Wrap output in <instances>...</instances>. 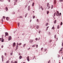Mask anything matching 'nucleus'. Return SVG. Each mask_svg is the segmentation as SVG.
I'll use <instances>...</instances> for the list:
<instances>
[{
	"label": "nucleus",
	"mask_w": 63,
	"mask_h": 63,
	"mask_svg": "<svg viewBox=\"0 0 63 63\" xmlns=\"http://www.w3.org/2000/svg\"><path fill=\"white\" fill-rule=\"evenodd\" d=\"M20 23L19 22H18V27H19V26H19V25H20Z\"/></svg>",
	"instance_id": "c85d7f7f"
},
{
	"label": "nucleus",
	"mask_w": 63,
	"mask_h": 63,
	"mask_svg": "<svg viewBox=\"0 0 63 63\" xmlns=\"http://www.w3.org/2000/svg\"><path fill=\"white\" fill-rule=\"evenodd\" d=\"M1 20L2 22H3V18L1 19Z\"/></svg>",
	"instance_id": "cd10ccee"
},
{
	"label": "nucleus",
	"mask_w": 63,
	"mask_h": 63,
	"mask_svg": "<svg viewBox=\"0 0 63 63\" xmlns=\"http://www.w3.org/2000/svg\"><path fill=\"white\" fill-rule=\"evenodd\" d=\"M41 9H42V10L43 11V10H44V9L41 6Z\"/></svg>",
	"instance_id": "aec40b11"
},
{
	"label": "nucleus",
	"mask_w": 63,
	"mask_h": 63,
	"mask_svg": "<svg viewBox=\"0 0 63 63\" xmlns=\"http://www.w3.org/2000/svg\"><path fill=\"white\" fill-rule=\"evenodd\" d=\"M48 25V23H46V26H47Z\"/></svg>",
	"instance_id": "7c9ffc66"
},
{
	"label": "nucleus",
	"mask_w": 63,
	"mask_h": 63,
	"mask_svg": "<svg viewBox=\"0 0 63 63\" xmlns=\"http://www.w3.org/2000/svg\"><path fill=\"white\" fill-rule=\"evenodd\" d=\"M19 55H20V53H19Z\"/></svg>",
	"instance_id": "e2e57ef3"
},
{
	"label": "nucleus",
	"mask_w": 63,
	"mask_h": 63,
	"mask_svg": "<svg viewBox=\"0 0 63 63\" xmlns=\"http://www.w3.org/2000/svg\"><path fill=\"white\" fill-rule=\"evenodd\" d=\"M4 47V46L3 45H2L1 46V48H3Z\"/></svg>",
	"instance_id": "864d4df0"
},
{
	"label": "nucleus",
	"mask_w": 63,
	"mask_h": 63,
	"mask_svg": "<svg viewBox=\"0 0 63 63\" xmlns=\"http://www.w3.org/2000/svg\"><path fill=\"white\" fill-rule=\"evenodd\" d=\"M61 51H62V49L61 48L60 50Z\"/></svg>",
	"instance_id": "603ef678"
},
{
	"label": "nucleus",
	"mask_w": 63,
	"mask_h": 63,
	"mask_svg": "<svg viewBox=\"0 0 63 63\" xmlns=\"http://www.w3.org/2000/svg\"><path fill=\"white\" fill-rule=\"evenodd\" d=\"M22 16H19V18H22Z\"/></svg>",
	"instance_id": "393cba45"
},
{
	"label": "nucleus",
	"mask_w": 63,
	"mask_h": 63,
	"mask_svg": "<svg viewBox=\"0 0 63 63\" xmlns=\"http://www.w3.org/2000/svg\"><path fill=\"white\" fill-rule=\"evenodd\" d=\"M32 21V20L31 19L30 20V21Z\"/></svg>",
	"instance_id": "774afa93"
},
{
	"label": "nucleus",
	"mask_w": 63,
	"mask_h": 63,
	"mask_svg": "<svg viewBox=\"0 0 63 63\" xmlns=\"http://www.w3.org/2000/svg\"><path fill=\"white\" fill-rule=\"evenodd\" d=\"M37 21L38 22H39V20L38 19H37Z\"/></svg>",
	"instance_id": "79ce46f5"
},
{
	"label": "nucleus",
	"mask_w": 63,
	"mask_h": 63,
	"mask_svg": "<svg viewBox=\"0 0 63 63\" xmlns=\"http://www.w3.org/2000/svg\"><path fill=\"white\" fill-rule=\"evenodd\" d=\"M47 49H44V51H47Z\"/></svg>",
	"instance_id": "ea45409f"
},
{
	"label": "nucleus",
	"mask_w": 63,
	"mask_h": 63,
	"mask_svg": "<svg viewBox=\"0 0 63 63\" xmlns=\"http://www.w3.org/2000/svg\"><path fill=\"white\" fill-rule=\"evenodd\" d=\"M36 28L37 29H39V26H37Z\"/></svg>",
	"instance_id": "f8f14e48"
},
{
	"label": "nucleus",
	"mask_w": 63,
	"mask_h": 63,
	"mask_svg": "<svg viewBox=\"0 0 63 63\" xmlns=\"http://www.w3.org/2000/svg\"><path fill=\"white\" fill-rule=\"evenodd\" d=\"M10 54H11V55H13V53H10Z\"/></svg>",
	"instance_id": "de8ad7c7"
},
{
	"label": "nucleus",
	"mask_w": 63,
	"mask_h": 63,
	"mask_svg": "<svg viewBox=\"0 0 63 63\" xmlns=\"http://www.w3.org/2000/svg\"><path fill=\"white\" fill-rule=\"evenodd\" d=\"M38 39L37 38H36L35 39V40H36V41H38Z\"/></svg>",
	"instance_id": "58836bf2"
},
{
	"label": "nucleus",
	"mask_w": 63,
	"mask_h": 63,
	"mask_svg": "<svg viewBox=\"0 0 63 63\" xmlns=\"http://www.w3.org/2000/svg\"><path fill=\"white\" fill-rule=\"evenodd\" d=\"M5 34L6 35L5 36V37H6V36H8V33L7 32H5Z\"/></svg>",
	"instance_id": "423d86ee"
},
{
	"label": "nucleus",
	"mask_w": 63,
	"mask_h": 63,
	"mask_svg": "<svg viewBox=\"0 0 63 63\" xmlns=\"http://www.w3.org/2000/svg\"><path fill=\"white\" fill-rule=\"evenodd\" d=\"M52 29H53V30H54V29H55V28H54V27H53L52 28Z\"/></svg>",
	"instance_id": "b1692460"
},
{
	"label": "nucleus",
	"mask_w": 63,
	"mask_h": 63,
	"mask_svg": "<svg viewBox=\"0 0 63 63\" xmlns=\"http://www.w3.org/2000/svg\"><path fill=\"white\" fill-rule=\"evenodd\" d=\"M55 14H56V12L54 14V16H55Z\"/></svg>",
	"instance_id": "49530a36"
},
{
	"label": "nucleus",
	"mask_w": 63,
	"mask_h": 63,
	"mask_svg": "<svg viewBox=\"0 0 63 63\" xmlns=\"http://www.w3.org/2000/svg\"><path fill=\"white\" fill-rule=\"evenodd\" d=\"M26 45V44H24L23 46V47H25V45Z\"/></svg>",
	"instance_id": "dca6fc26"
},
{
	"label": "nucleus",
	"mask_w": 63,
	"mask_h": 63,
	"mask_svg": "<svg viewBox=\"0 0 63 63\" xmlns=\"http://www.w3.org/2000/svg\"><path fill=\"white\" fill-rule=\"evenodd\" d=\"M50 42H52V40H50Z\"/></svg>",
	"instance_id": "13d9d810"
},
{
	"label": "nucleus",
	"mask_w": 63,
	"mask_h": 63,
	"mask_svg": "<svg viewBox=\"0 0 63 63\" xmlns=\"http://www.w3.org/2000/svg\"><path fill=\"white\" fill-rule=\"evenodd\" d=\"M28 15V13H26L25 15V17H26V16H27Z\"/></svg>",
	"instance_id": "ddd939ff"
},
{
	"label": "nucleus",
	"mask_w": 63,
	"mask_h": 63,
	"mask_svg": "<svg viewBox=\"0 0 63 63\" xmlns=\"http://www.w3.org/2000/svg\"><path fill=\"white\" fill-rule=\"evenodd\" d=\"M50 60H49V61L48 62V63H50Z\"/></svg>",
	"instance_id": "5fc2aeb1"
},
{
	"label": "nucleus",
	"mask_w": 63,
	"mask_h": 63,
	"mask_svg": "<svg viewBox=\"0 0 63 63\" xmlns=\"http://www.w3.org/2000/svg\"><path fill=\"white\" fill-rule=\"evenodd\" d=\"M56 20H55L54 21V23L55 24V23H56Z\"/></svg>",
	"instance_id": "2eb2a0df"
},
{
	"label": "nucleus",
	"mask_w": 63,
	"mask_h": 63,
	"mask_svg": "<svg viewBox=\"0 0 63 63\" xmlns=\"http://www.w3.org/2000/svg\"><path fill=\"white\" fill-rule=\"evenodd\" d=\"M49 26L47 27V28L48 29V28H49Z\"/></svg>",
	"instance_id": "680f3d73"
},
{
	"label": "nucleus",
	"mask_w": 63,
	"mask_h": 63,
	"mask_svg": "<svg viewBox=\"0 0 63 63\" xmlns=\"http://www.w3.org/2000/svg\"><path fill=\"white\" fill-rule=\"evenodd\" d=\"M9 17H6V19L7 20H9Z\"/></svg>",
	"instance_id": "1a4fd4ad"
},
{
	"label": "nucleus",
	"mask_w": 63,
	"mask_h": 63,
	"mask_svg": "<svg viewBox=\"0 0 63 63\" xmlns=\"http://www.w3.org/2000/svg\"><path fill=\"white\" fill-rule=\"evenodd\" d=\"M0 2H3L4 1V0H0Z\"/></svg>",
	"instance_id": "c756f323"
},
{
	"label": "nucleus",
	"mask_w": 63,
	"mask_h": 63,
	"mask_svg": "<svg viewBox=\"0 0 63 63\" xmlns=\"http://www.w3.org/2000/svg\"><path fill=\"white\" fill-rule=\"evenodd\" d=\"M30 6H29L28 7V11H30Z\"/></svg>",
	"instance_id": "9b49d317"
},
{
	"label": "nucleus",
	"mask_w": 63,
	"mask_h": 63,
	"mask_svg": "<svg viewBox=\"0 0 63 63\" xmlns=\"http://www.w3.org/2000/svg\"><path fill=\"white\" fill-rule=\"evenodd\" d=\"M63 0H60V2H62V1H63Z\"/></svg>",
	"instance_id": "a18cd8bd"
},
{
	"label": "nucleus",
	"mask_w": 63,
	"mask_h": 63,
	"mask_svg": "<svg viewBox=\"0 0 63 63\" xmlns=\"http://www.w3.org/2000/svg\"><path fill=\"white\" fill-rule=\"evenodd\" d=\"M41 51H43V48L42 47L41 48Z\"/></svg>",
	"instance_id": "5701e85b"
},
{
	"label": "nucleus",
	"mask_w": 63,
	"mask_h": 63,
	"mask_svg": "<svg viewBox=\"0 0 63 63\" xmlns=\"http://www.w3.org/2000/svg\"><path fill=\"white\" fill-rule=\"evenodd\" d=\"M56 15H57V16H58V14H57V13H56Z\"/></svg>",
	"instance_id": "6e6d98bb"
},
{
	"label": "nucleus",
	"mask_w": 63,
	"mask_h": 63,
	"mask_svg": "<svg viewBox=\"0 0 63 63\" xmlns=\"http://www.w3.org/2000/svg\"><path fill=\"white\" fill-rule=\"evenodd\" d=\"M15 32V31H14V33H15V32Z\"/></svg>",
	"instance_id": "338daca9"
},
{
	"label": "nucleus",
	"mask_w": 63,
	"mask_h": 63,
	"mask_svg": "<svg viewBox=\"0 0 63 63\" xmlns=\"http://www.w3.org/2000/svg\"><path fill=\"white\" fill-rule=\"evenodd\" d=\"M40 33H41V31H39V33L40 34Z\"/></svg>",
	"instance_id": "c03bdc74"
},
{
	"label": "nucleus",
	"mask_w": 63,
	"mask_h": 63,
	"mask_svg": "<svg viewBox=\"0 0 63 63\" xmlns=\"http://www.w3.org/2000/svg\"><path fill=\"white\" fill-rule=\"evenodd\" d=\"M34 2H33L32 4V6L33 7V6H34Z\"/></svg>",
	"instance_id": "6ab92c4d"
},
{
	"label": "nucleus",
	"mask_w": 63,
	"mask_h": 63,
	"mask_svg": "<svg viewBox=\"0 0 63 63\" xmlns=\"http://www.w3.org/2000/svg\"><path fill=\"white\" fill-rule=\"evenodd\" d=\"M2 62H3V59H2Z\"/></svg>",
	"instance_id": "69168bd1"
},
{
	"label": "nucleus",
	"mask_w": 63,
	"mask_h": 63,
	"mask_svg": "<svg viewBox=\"0 0 63 63\" xmlns=\"http://www.w3.org/2000/svg\"><path fill=\"white\" fill-rule=\"evenodd\" d=\"M1 57L2 58V59H3V58H4V56H3L2 55L1 56Z\"/></svg>",
	"instance_id": "a211bd4d"
},
{
	"label": "nucleus",
	"mask_w": 63,
	"mask_h": 63,
	"mask_svg": "<svg viewBox=\"0 0 63 63\" xmlns=\"http://www.w3.org/2000/svg\"><path fill=\"white\" fill-rule=\"evenodd\" d=\"M30 48H29L28 49V50H30Z\"/></svg>",
	"instance_id": "8fccbe9b"
},
{
	"label": "nucleus",
	"mask_w": 63,
	"mask_h": 63,
	"mask_svg": "<svg viewBox=\"0 0 63 63\" xmlns=\"http://www.w3.org/2000/svg\"><path fill=\"white\" fill-rule=\"evenodd\" d=\"M27 59L28 61H30V60H29V56L27 57Z\"/></svg>",
	"instance_id": "7ed1b4c3"
},
{
	"label": "nucleus",
	"mask_w": 63,
	"mask_h": 63,
	"mask_svg": "<svg viewBox=\"0 0 63 63\" xmlns=\"http://www.w3.org/2000/svg\"><path fill=\"white\" fill-rule=\"evenodd\" d=\"M16 43H14L13 44V47H16Z\"/></svg>",
	"instance_id": "20e7f679"
},
{
	"label": "nucleus",
	"mask_w": 63,
	"mask_h": 63,
	"mask_svg": "<svg viewBox=\"0 0 63 63\" xmlns=\"http://www.w3.org/2000/svg\"><path fill=\"white\" fill-rule=\"evenodd\" d=\"M57 29H59V25H58L57 27Z\"/></svg>",
	"instance_id": "412c9836"
},
{
	"label": "nucleus",
	"mask_w": 63,
	"mask_h": 63,
	"mask_svg": "<svg viewBox=\"0 0 63 63\" xmlns=\"http://www.w3.org/2000/svg\"><path fill=\"white\" fill-rule=\"evenodd\" d=\"M62 47H63V43H62Z\"/></svg>",
	"instance_id": "bf43d9fd"
},
{
	"label": "nucleus",
	"mask_w": 63,
	"mask_h": 63,
	"mask_svg": "<svg viewBox=\"0 0 63 63\" xmlns=\"http://www.w3.org/2000/svg\"><path fill=\"white\" fill-rule=\"evenodd\" d=\"M3 18L4 19H5V16H3Z\"/></svg>",
	"instance_id": "c9c22d12"
},
{
	"label": "nucleus",
	"mask_w": 63,
	"mask_h": 63,
	"mask_svg": "<svg viewBox=\"0 0 63 63\" xmlns=\"http://www.w3.org/2000/svg\"><path fill=\"white\" fill-rule=\"evenodd\" d=\"M35 46H36V45H33L32 46V47H35Z\"/></svg>",
	"instance_id": "72a5a7b5"
},
{
	"label": "nucleus",
	"mask_w": 63,
	"mask_h": 63,
	"mask_svg": "<svg viewBox=\"0 0 63 63\" xmlns=\"http://www.w3.org/2000/svg\"><path fill=\"white\" fill-rule=\"evenodd\" d=\"M4 39H3L1 41V42H4Z\"/></svg>",
	"instance_id": "4be33fe9"
},
{
	"label": "nucleus",
	"mask_w": 63,
	"mask_h": 63,
	"mask_svg": "<svg viewBox=\"0 0 63 63\" xmlns=\"http://www.w3.org/2000/svg\"><path fill=\"white\" fill-rule=\"evenodd\" d=\"M5 9L6 11H8V7H6L5 8Z\"/></svg>",
	"instance_id": "9d476101"
},
{
	"label": "nucleus",
	"mask_w": 63,
	"mask_h": 63,
	"mask_svg": "<svg viewBox=\"0 0 63 63\" xmlns=\"http://www.w3.org/2000/svg\"><path fill=\"white\" fill-rule=\"evenodd\" d=\"M63 23H62V22H61V25H62L63 24Z\"/></svg>",
	"instance_id": "37998d69"
},
{
	"label": "nucleus",
	"mask_w": 63,
	"mask_h": 63,
	"mask_svg": "<svg viewBox=\"0 0 63 63\" xmlns=\"http://www.w3.org/2000/svg\"><path fill=\"white\" fill-rule=\"evenodd\" d=\"M47 7H48V9H49L50 8V7L49 6V3H48L47 4Z\"/></svg>",
	"instance_id": "f257e3e1"
},
{
	"label": "nucleus",
	"mask_w": 63,
	"mask_h": 63,
	"mask_svg": "<svg viewBox=\"0 0 63 63\" xmlns=\"http://www.w3.org/2000/svg\"><path fill=\"white\" fill-rule=\"evenodd\" d=\"M11 63H14L13 62V61H12L11 62Z\"/></svg>",
	"instance_id": "09e8293b"
},
{
	"label": "nucleus",
	"mask_w": 63,
	"mask_h": 63,
	"mask_svg": "<svg viewBox=\"0 0 63 63\" xmlns=\"http://www.w3.org/2000/svg\"><path fill=\"white\" fill-rule=\"evenodd\" d=\"M54 4H56V0H55L54 1Z\"/></svg>",
	"instance_id": "0eeeda50"
},
{
	"label": "nucleus",
	"mask_w": 63,
	"mask_h": 63,
	"mask_svg": "<svg viewBox=\"0 0 63 63\" xmlns=\"http://www.w3.org/2000/svg\"><path fill=\"white\" fill-rule=\"evenodd\" d=\"M57 13H58V15H59V13H58V11L57 12Z\"/></svg>",
	"instance_id": "052dcab7"
},
{
	"label": "nucleus",
	"mask_w": 63,
	"mask_h": 63,
	"mask_svg": "<svg viewBox=\"0 0 63 63\" xmlns=\"http://www.w3.org/2000/svg\"><path fill=\"white\" fill-rule=\"evenodd\" d=\"M9 63V61H7L6 62V63Z\"/></svg>",
	"instance_id": "4c0bfd02"
},
{
	"label": "nucleus",
	"mask_w": 63,
	"mask_h": 63,
	"mask_svg": "<svg viewBox=\"0 0 63 63\" xmlns=\"http://www.w3.org/2000/svg\"><path fill=\"white\" fill-rule=\"evenodd\" d=\"M14 63H17V62L16 61H15Z\"/></svg>",
	"instance_id": "a19ab883"
},
{
	"label": "nucleus",
	"mask_w": 63,
	"mask_h": 63,
	"mask_svg": "<svg viewBox=\"0 0 63 63\" xmlns=\"http://www.w3.org/2000/svg\"><path fill=\"white\" fill-rule=\"evenodd\" d=\"M18 45H17L16 48V49H17V48H18Z\"/></svg>",
	"instance_id": "f3484780"
},
{
	"label": "nucleus",
	"mask_w": 63,
	"mask_h": 63,
	"mask_svg": "<svg viewBox=\"0 0 63 63\" xmlns=\"http://www.w3.org/2000/svg\"><path fill=\"white\" fill-rule=\"evenodd\" d=\"M12 40V37L11 36H9L8 38V40L9 41H10V40Z\"/></svg>",
	"instance_id": "f03ea898"
},
{
	"label": "nucleus",
	"mask_w": 63,
	"mask_h": 63,
	"mask_svg": "<svg viewBox=\"0 0 63 63\" xmlns=\"http://www.w3.org/2000/svg\"><path fill=\"white\" fill-rule=\"evenodd\" d=\"M33 40H30V43H33Z\"/></svg>",
	"instance_id": "6e6552de"
},
{
	"label": "nucleus",
	"mask_w": 63,
	"mask_h": 63,
	"mask_svg": "<svg viewBox=\"0 0 63 63\" xmlns=\"http://www.w3.org/2000/svg\"><path fill=\"white\" fill-rule=\"evenodd\" d=\"M17 46H21V43H20L19 44H18V43H17Z\"/></svg>",
	"instance_id": "39448f33"
},
{
	"label": "nucleus",
	"mask_w": 63,
	"mask_h": 63,
	"mask_svg": "<svg viewBox=\"0 0 63 63\" xmlns=\"http://www.w3.org/2000/svg\"><path fill=\"white\" fill-rule=\"evenodd\" d=\"M36 48H37V47H38V45H36Z\"/></svg>",
	"instance_id": "bb28decb"
},
{
	"label": "nucleus",
	"mask_w": 63,
	"mask_h": 63,
	"mask_svg": "<svg viewBox=\"0 0 63 63\" xmlns=\"http://www.w3.org/2000/svg\"><path fill=\"white\" fill-rule=\"evenodd\" d=\"M35 16H33V18H35Z\"/></svg>",
	"instance_id": "2f4dec72"
},
{
	"label": "nucleus",
	"mask_w": 63,
	"mask_h": 63,
	"mask_svg": "<svg viewBox=\"0 0 63 63\" xmlns=\"http://www.w3.org/2000/svg\"><path fill=\"white\" fill-rule=\"evenodd\" d=\"M60 15H61V13H60Z\"/></svg>",
	"instance_id": "0e129e2a"
},
{
	"label": "nucleus",
	"mask_w": 63,
	"mask_h": 63,
	"mask_svg": "<svg viewBox=\"0 0 63 63\" xmlns=\"http://www.w3.org/2000/svg\"><path fill=\"white\" fill-rule=\"evenodd\" d=\"M53 5H52V6L51 7V9H53Z\"/></svg>",
	"instance_id": "f704fd0d"
},
{
	"label": "nucleus",
	"mask_w": 63,
	"mask_h": 63,
	"mask_svg": "<svg viewBox=\"0 0 63 63\" xmlns=\"http://www.w3.org/2000/svg\"><path fill=\"white\" fill-rule=\"evenodd\" d=\"M48 13H49V11H47V14H48Z\"/></svg>",
	"instance_id": "473e14b6"
},
{
	"label": "nucleus",
	"mask_w": 63,
	"mask_h": 63,
	"mask_svg": "<svg viewBox=\"0 0 63 63\" xmlns=\"http://www.w3.org/2000/svg\"><path fill=\"white\" fill-rule=\"evenodd\" d=\"M8 2H10L11 1L10 0H8Z\"/></svg>",
	"instance_id": "4d7b16f0"
},
{
	"label": "nucleus",
	"mask_w": 63,
	"mask_h": 63,
	"mask_svg": "<svg viewBox=\"0 0 63 63\" xmlns=\"http://www.w3.org/2000/svg\"><path fill=\"white\" fill-rule=\"evenodd\" d=\"M19 58L20 59H21V58H22V56H20L19 57Z\"/></svg>",
	"instance_id": "4468645a"
},
{
	"label": "nucleus",
	"mask_w": 63,
	"mask_h": 63,
	"mask_svg": "<svg viewBox=\"0 0 63 63\" xmlns=\"http://www.w3.org/2000/svg\"><path fill=\"white\" fill-rule=\"evenodd\" d=\"M14 1H15L16 2H17V0H14Z\"/></svg>",
	"instance_id": "3c124183"
},
{
	"label": "nucleus",
	"mask_w": 63,
	"mask_h": 63,
	"mask_svg": "<svg viewBox=\"0 0 63 63\" xmlns=\"http://www.w3.org/2000/svg\"><path fill=\"white\" fill-rule=\"evenodd\" d=\"M56 34H55L54 35V38H55V39H56Z\"/></svg>",
	"instance_id": "a878e982"
},
{
	"label": "nucleus",
	"mask_w": 63,
	"mask_h": 63,
	"mask_svg": "<svg viewBox=\"0 0 63 63\" xmlns=\"http://www.w3.org/2000/svg\"><path fill=\"white\" fill-rule=\"evenodd\" d=\"M5 55V56H7V53H4Z\"/></svg>",
	"instance_id": "e433bc0d"
}]
</instances>
